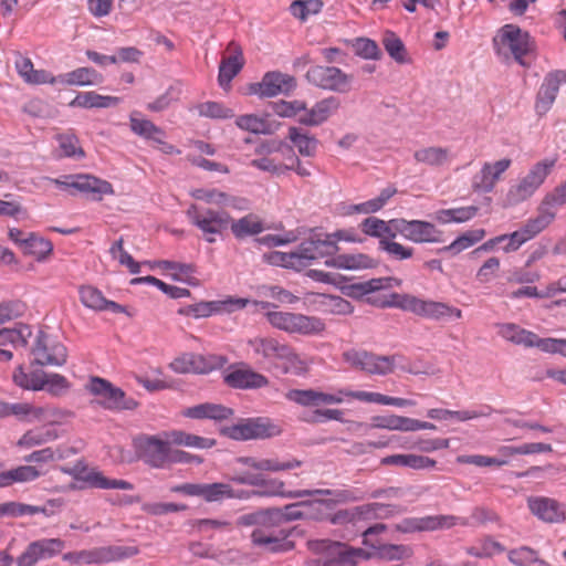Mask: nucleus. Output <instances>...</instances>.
I'll return each mask as SVG.
<instances>
[{"mask_svg": "<svg viewBox=\"0 0 566 566\" xmlns=\"http://www.w3.org/2000/svg\"><path fill=\"white\" fill-rule=\"evenodd\" d=\"M396 366V356H381L369 353L366 374L385 376L391 374Z\"/></svg>", "mask_w": 566, "mask_h": 566, "instance_id": "nucleus-62", "label": "nucleus"}, {"mask_svg": "<svg viewBox=\"0 0 566 566\" xmlns=\"http://www.w3.org/2000/svg\"><path fill=\"white\" fill-rule=\"evenodd\" d=\"M295 86L296 81L293 76L281 72H268L261 82L250 86V92L260 97H274L290 93Z\"/></svg>", "mask_w": 566, "mask_h": 566, "instance_id": "nucleus-25", "label": "nucleus"}, {"mask_svg": "<svg viewBox=\"0 0 566 566\" xmlns=\"http://www.w3.org/2000/svg\"><path fill=\"white\" fill-rule=\"evenodd\" d=\"M233 415L232 409L218 403H200L184 411V416L191 419L226 420Z\"/></svg>", "mask_w": 566, "mask_h": 566, "instance_id": "nucleus-44", "label": "nucleus"}, {"mask_svg": "<svg viewBox=\"0 0 566 566\" xmlns=\"http://www.w3.org/2000/svg\"><path fill=\"white\" fill-rule=\"evenodd\" d=\"M332 500L303 501V510L308 513L304 515L307 520H324L327 517V510L332 504H340L360 501L365 497L364 493L357 489L332 491Z\"/></svg>", "mask_w": 566, "mask_h": 566, "instance_id": "nucleus-19", "label": "nucleus"}, {"mask_svg": "<svg viewBox=\"0 0 566 566\" xmlns=\"http://www.w3.org/2000/svg\"><path fill=\"white\" fill-rule=\"evenodd\" d=\"M65 547L61 538H42L31 542L17 558L18 566H35L42 559H50L59 555Z\"/></svg>", "mask_w": 566, "mask_h": 566, "instance_id": "nucleus-20", "label": "nucleus"}, {"mask_svg": "<svg viewBox=\"0 0 566 566\" xmlns=\"http://www.w3.org/2000/svg\"><path fill=\"white\" fill-rule=\"evenodd\" d=\"M507 558L514 566H549L536 549L525 545L510 549Z\"/></svg>", "mask_w": 566, "mask_h": 566, "instance_id": "nucleus-54", "label": "nucleus"}, {"mask_svg": "<svg viewBox=\"0 0 566 566\" xmlns=\"http://www.w3.org/2000/svg\"><path fill=\"white\" fill-rule=\"evenodd\" d=\"M479 209L475 206L441 209L436 212L434 218L442 224L451 222L462 223L475 217Z\"/></svg>", "mask_w": 566, "mask_h": 566, "instance_id": "nucleus-56", "label": "nucleus"}, {"mask_svg": "<svg viewBox=\"0 0 566 566\" xmlns=\"http://www.w3.org/2000/svg\"><path fill=\"white\" fill-rule=\"evenodd\" d=\"M36 364L61 366L66 361L65 346L48 334L41 333L32 350Z\"/></svg>", "mask_w": 566, "mask_h": 566, "instance_id": "nucleus-23", "label": "nucleus"}, {"mask_svg": "<svg viewBox=\"0 0 566 566\" xmlns=\"http://www.w3.org/2000/svg\"><path fill=\"white\" fill-rule=\"evenodd\" d=\"M229 226L237 239L256 235L265 230L263 220L254 213H249L238 220L231 219Z\"/></svg>", "mask_w": 566, "mask_h": 566, "instance_id": "nucleus-47", "label": "nucleus"}, {"mask_svg": "<svg viewBox=\"0 0 566 566\" xmlns=\"http://www.w3.org/2000/svg\"><path fill=\"white\" fill-rule=\"evenodd\" d=\"M245 298L229 297L222 301H202L181 307L178 313L193 318H205L222 312H230L232 307L243 308L248 304Z\"/></svg>", "mask_w": 566, "mask_h": 566, "instance_id": "nucleus-26", "label": "nucleus"}, {"mask_svg": "<svg viewBox=\"0 0 566 566\" xmlns=\"http://www.w3.org/2000/svg\"><path fill=\"white\" fill-rule=\"evenodd\" d=\"M397 189L395 187H387L382 189L378 197L367 200L361 203L350 205L344 211V214L363 213L370 214L381 210L387 202L396 195Z\"/></svg>", "mask_w": 566, "mask_h": 566, "instance_id": "nucleus-46", "label": "nucleus"}, {"mask_svg": "<svg viewBox=\"0 0 566 566\" xmlns=\"http://www.w3.org/2000/svg\"><path fill=\"white\" fill-rule=\"evenodd\" d=\"M307 548L314 554H325L327 557H339L340 560L355 564L357 558H369L368 553L361 548H353L340 542L331 539H310Z\"/></svg>", "mask_w": 566, "mask_h": 566, "instance_id": "nucleus-24", "label": "nucleus"}, {"mask_svg": "<svg viewBox=\"0 0 566 566\" xmlns=\"http://www.w3.org/2000/svg\"><path fill=\"white\" fill-rule=\"evenodd\" d=\"M557 163L556 157L545 158L535 163L528 172L523 177L536 190L545 182L548 175L553 171Z\"/></svg>", "mask_w": 566, "mask_h": 566, "instance_id": "nucleus-55", "label": "nucleus"}, {"mask_svg": "<svg viewBox=\"0 0 566 566\" xmlns=\"http://www.w3.org/2000/svg\"><path fill=\"white\" fill-rule=\"evenodd\" d=\"M235 125L245 132L253 134H270L271 125L266 117L255 114L240 115L235 118Z\"/></svg>", "mask_w": 566, "mask_h": 566, "instance_id": "nucleus-59", "label": "nucleus"}, {"mask_svg": "<svg viewBox=\"0 0 566 566\" xmlns=\"http://www.w3.org/2000/svg\"><path fill=\"white\" fill-rule=\"evenodd\" d=\"M494 46L499 55L513 56L517 63L525 65L523 57L534 49V42L527 32L513 24H505L494 38Z\"/></svg>", "mask_w": 566, "mask_h": 566, "instance_id": "nucleus-5", "label": "nucleus"}, {"mask_svg": "<svg viewBox=\"0 0 566 566\" xmlns=\"http://www.w3.org/2000/svg\"><path fill=\"white\" fill-rule=\"evenodd\" d=\"M512 160L503 158L496 161H485L480 171L472 177L471 187L475 192H492L502 175L511 167Z\"/></svg>", "mask_w": 566, "mask_h": 566, "instance_id": "nucleus-22", "label": "nucleus"}, {"mask_svg": "<svg viewBox=\"0 0 566 566\" xmlns=\"http://www.w3.org/2000/svg\"><path fill=\"white\" fill-rule=\"evenodd\" d=\"M275 522L276 520L272 513L263 514L260 517V525L255 527L251 534L252 543L255 546L269 552L284 549L285 543H283V539L286 537V534L283 530L274 525Z\"/></svg>", "mask_w": 566, "mask_h": 566, "instance_id": "nucleus-17", "label": "nucleus"}, {"mask_svg": "<svg viewBox=\"0 0 566 566\" xmlns=\"http://www.w3.org/2000/svg\"><path fill=\"white\" fill-rule=\"evenodd\" d=\"M277 426L269 419H248L229 428V436L235 440L265 439L279 434Z\"/></svg>", "mask_w": 566, "mask_h": 566, "instance_id": "nucleus-27", "label": "nucleus"}, {"mask_svg": "<svg viewBox=\"0 0 566 566\" xmlns=\"http://www.w3.org/2000/svg\"><path fill=\"white\" fill-rule=\"evenodd\" d=\"M328 266L345 270H366L378 265L377 260L365 253L340 254L332 260H326Z\"/></svg>", "mask_w": 566, "mask_h": 566, "instance_id": "nucleus-40", "label": "nucleus"}, {"mask_svg": "<svg viewBox=\"0 0 566 566\" xmlns=\"http://www.w3.org/2000/svg\"><path fill=\"white\" fill-rule=\"evenodd\" d=\"M376 552L373 556L385 560H401L412 556V548L407 545L384 544L373 547ZM369 557L371 554H368Z\"/></svg>", "mask_w": 566, "mask_h": 566, "instance_id": "nucleus-60", "label": "nucleus"}, {"mask_svg": "<svg viewBox=\"0 0 566 566\" xmlns=\"http://www.w3.org/2000/svg\"><path fill=\"white\" fill-rule=\"evenodd\" d=\"M240 463L258 471H286L301 467L302 462L296 459L280 461L279 459H256L253 457H243L238 460Z\"/></svg>", "mask_w": 566, "mask_h": 566, "instance_id": "nucleus-41", "label": "nucleus"}, {"mask_svg": "<svg viewBox=\"0 0 566 566\" xmlns=\"http://www.w3.org/2000/svg\"><path fill=\"white\" fill-rule=\"evenodd\" d=\"M566 83V69L548 73L537 93L535 108L537 114H546L556 99L559 86Z\"/></svg>", "mask_w": 566, "mask_h": 566, "instance_id": "nucleus-28", "label": "nucleus"}, {"mask_svg": "<svg viewBox=\"0 0 566 566\" xmlns=\"http://www.w3.org/2000/svg\"><path fill=\"white\" fill-rule=\"evenodd\" d=\"M455 525L468 526V518L455 515H429L423 517L405 518L397 524L396 528L402 533L431 532L437 530H447Z\"/></svg>", "mask_w": 566, "mask_h": 566, "instance_id": "nucleus-16", "label": "nucleus"}, {"mask_svg": "<svg viewBox=\"0 0 566 566\" xmlns=\"http://www.w3.org/2000/svg\"><path fill=\"white\" fill-rule=\"evenodd\" d=\"M398 308L433 321H440L451 316L455 318L462 317V311L458 307L443 302L422 300L410 294H402L401 301L398 303Z\"/></svg>", "mask_w": 566, "mask_h": 566, "instance_id": "nucleus-7", "label": "nucleus"}, {"mask_svg": "<svg viewBox=\"0 0 566 566\" xmlns=\"http://www.w3.org/2000/svg\"><path fill=\"white\" fill-rule=\"evenodd\" d=\"M62 471L71 475L74 480L85 483L90 488L127 491L134 489V485L130 482L120 479L106 478L103 472L94 468H88L83 461H77L71 468H62Z\"/></svg>", "mask_w": 566, "mask_h": 566, "instance_id": "nucleus-12", "label": "nucleus"}, {"mask_svg": "<svg viewBox=\"0 0 566 566\" xmlns=\"http://www.w3.org/2000/svg\"><path fill=\"white\" fill-rule=\"evenodd\" d=\"M81 303L93 311H111L113 313H124L125 308L120 304L107 300L103 293L95 286L82 285L78 289Z\"/></svg>", "mask_w": 566, "mask_h": 566, "instance_id": "nucleus-33", "label": "nucleus"}, {"mask_svg": "<svg viewBox=\"0 0 566 566\" xmlns=\"http://www.w3.org/2000/svg\"><path fill=\"white\" fill-rule=\"evenodd\" d=\"M57 438L54 430L36 427L25 431L17 441V447L23 450H30L35 447L43 446Z\"/></svg>", "mask_w": 566, "mask_h": 566, "instance_id": "nucleus-50", "label": "nucleus"}, {"mask_svg": "<svg viewBox=\"0 0 566 566\" xmlns=\"http://www.w3.org/2000/svg\"><path fill=\"white\" fill-rule=\"evenodd\" d=\"M499 335L515 345H521L526 348H532V342L535 339L534 332L525 329L514 323L499 325Z\"/></svg>", "mask_w": 566, "mask_h": 566, "instance_id": "nucleus-52", "label": "nucleus"}, {"mask_svg": "<svg viewBox=\"0 0 566 566\" xmlns=\"http://www.w3.org/2000/svg\"><path fill=\"white\" fill-rule=\"evenodd\" d=\"M289 401L303 407H314L319 405H338L346 399H356L368 403H379L395 407H412L416 401L399 397H390L379 392L364 390L338 389L336 394H325L314 389H291L285 392Z\"/></svg>", "mask_w": 566, "mask_h": 566, "instance_id": "nucleus-1", "label": "nucleus"}, {"mask_svg": "<svg viewBox=\"0 0 566 566\" xmlns=\"http://www.w3.org/2000/svg\"><path fill=\"white\" fill-rule=\"evenodd\" d=\"M224 381L232 388L256 389L269 385V379L252 369L238 368L224 376Z\"/></svg>", "mask_w": 566, "mask_h": 566, "instance_id": "nucleus-36", "label": "nucleus"}, {"mask_svg": "<svg viewBox=\"0 0 566 566\" xmlns=\"http://www.w3.org/2000/svg\"><path fill=\"white\" fill-rule=\"evenodd\" d=\"M261 310H266L265 317L268 322L280 331L289 334H300L304 336L318 335L325 331V323L316 316H308L301 313L270 311L276 305L269 302H255Z\"/></svg>", "mask_w": 566, "mask_h": 566, "instance_id": "nucleus-3", "label": "nucleus"}, {"mask_svg": "<svg viewBox=\"0 0 566 566\" xmlns=\"http://www.w3.org/2000/svg\"><path fill=\"white\" fill-rule=\"evenodd\" d=\"M261 488L258 491H249L250 496L251 495H259V496H284V497H303L306 495H314V494H331L332 490H314V491H284V482L280 481L277 479H263L261 476V483L258 485Z\"/></svg>", "mask_w": 566, "mask_h": 566, "instance_id": "nucleus-34", "label": "nucleus"}, {"mask_svg": "<svg viewBox=\"0 0 566 566\" xmlns=\"http://www.w3.org/2000/svg\"><path fill=\"white\" fill-rule=\"evenodd\" d=\"M45 180L69 191L71 195L74 193L73 190H76L92 195L95 200H102L104 196L114 195V188L111 182L88 174L66 175L61 178L45 177Z\"/></svg>", "mask_w": 566, "mask_h": 566, "instance_id": "nucleus-6", "label": "nucleus"}, {"mask_svg": "<svg viewBox=\"0 0 566 566\" xmlns=\"http://www.w3.org/2000/svg\"><path fill=\"white\" fill-rule=\"evenodd\" d=\"M527 506L533 515L545 523H560L566 518V511L562 503L547 496H532Z\"/></svg>", "mask_w": 566, "mask_h": 566, "instance_id": "nucleus-29", "label": "nucleus"}, {"mask_svg": "<svg viewBox=\"0 0 566 566\" xmlns=\"http://www.w3.org/2000/svg\"><path fill=\"white\" fill-rule=\"evenodd\" d=\"M200 496L207 502H219L224 499H249L250 493L245 490H234L228 483H201Z\"/></svg>", "mask_w": 566, "mask_h": 566, "instance_id": "nucleus-37", "label": "nucleus"}, {"mask_svg": "<svg viewBox=\"0 0 566 566\" xmlns=\"http://www.w3.org/2000/svg\"><path fill=\"white\" fill-rule=\"evenodd\" d=\"M485 237L484 229H474L469 230L458 237L454 241H452L449 245H446L441 249L443 252H451L452 254H458L471 247L475 243L480 242Z\"/></svg>", "mask_w": 566, "mask_h": 566, "instance_id": "nucleus-58", "label": "nucleus"}, {"mask_svg": "<svg viewBox=\"0 0 566 566\" xmlns=\"http://www.w3.org/2000/svg\"><path fill=\"white\" fill-rule=\"evenodd\" d=\"M187 217L203 233L209 243L216 242V235L221 234L231 221L230 214L226 211L202 209L197 205H191L187 209Z\"/></svg>", "mask_w": 566, "mask_h": 566, "instance_id": "nucleus-10", "label": "nucleus"}, {"mask_svg": "<svg viewBox=\"0 0 566 566\" xmlns=\"http://www.w3.org/2000/svg\"><path fill=\"white\" fill-rule=\"evenodd\" d=\"M48 473L46 469L25 463L0 473V488H7L14 483H30L39 480Z\"/></svg>", "mask_w": 566, "mask_h": 566, "instance_id": "nucleus-35", "label": "nucleus"}, {"mask_svg": "<svg viewBox=\"0 0 566 566\" xmlns=\"http://www.w3.org/2000/svg\"><path fill=\"white\" fill-rule=\"evenodd\" d=\"M84 388L90 395L97 398L98 405L104 409L124 411L135 410L138 407V402L134 398L127 397L123 389L105 378L92 376Z\"/></svg>", "mask_w": 566, "mask_h": 566, "instance_id": "nucleus-4", "label": "nucleus"}, {"mask_svg": "<svg viewBox=\"0 0 566 566\" xmlns=\"http://www.w3.org/2000/svg\"><path fill=\"white\" fill-rule=\"evenodd\" d=\"M156 265L164 271L171 272L172 280L185 282L190 285H198L199 282L195 277L196 266L191 263H181L168 260L156 262Z\"/></svg>", "mask_w": 566, "mask_h": 566, "instance_id": "nucleus-49", "label": "nucleus"}, {"mask_svg": "<svg viewBox=\"0 0 566 566\" xmlns=\"http://www.w3.org/2000/svg\"><path fill=\"white\" fill-rule=\"evenodd\" d=\"M289 139L297 148L300 155L305 157H313L316 154L318 140L298 127H290Z\"/></svg>", "mask_w": 566, "mask_h": 566, "instance_id": "nucleus-53", "label": "nucleus"}, {"mask_svg": "<svg viewBox=\"0 0 566 566\" xmlns=\"http://www.w3.org/2000/svg\"><path fill=\"white\" fill-rule=\"evenodd\" d=\"M120 98L117 96L101 95L94 91L81 92L73 101L70 106L82 107V108H108L118 105Z\"/></svg>", "mask_w": 566, "mask_h": 566, "instance_id": "nucleus-42", "label": "nucleus"}, {"mask_svg": "<svg viewBox=\"0 0 566 566\" xmlns=\"http://www.w3.org/2000/svg\"><path fill=\"white\" fill-rule=\"evenodd\" d=\"M137 455L149 467L163 469L169 464L170 443L164 436L142 434L134 439Z\"/></svg>", "mask_w": 566, "mask_h": 566, "instance_id": "nucleus-8", "label": "nucleus"}, {"mask_svg": "<svg viewBox=\"0 0 566 566\" xmlns=\"http://www.w3.org/2000/svg\"><path fill=\"white\" fill-rule=\"evenodd\" d=\"M413 159L417 164L426 165L429 167H441L451 161V153L447 147H422L413 153Z\"/></svg>", "mask_w": 566, "mask_h": 566, "instance_id": "nucleus-43", "label": "nucleus"}, {"mask_svg": "<svg viewBox=\"0 0 566 566\" xmlns=\"http://www.w3.org/2000/svg\"><path fill=\"white\" fill-rule=\"evenodd\" d=\"M401 234L406 240L416 243H442L443 231L437 228L434 223L424 220H407V219H398L397 220V234Z\"/></svg>", "mask_w": 566, "mask_h": 566, "instance_id": "nucleus-15", "label": "nucleus"}, {"mask_svg": "<svg viewBox=\"0 0 566 566\" xmlns=\"http://www.w3.org/2000/svg\"><path fill=\"white\" fill-rule=\"evenodd\" d=\"M533 238L534 235L532 234L527 226L524 223L523 227H521L518 230L512 233L501 234L492 239H489L475 251H491L497 244L505 242V244L502 247V250L505 253H511L517 251L524 243L528 242Z\"/></svg>", "mask_w": 566, "mask_h": 566, "instance_id": "nucleus-31", "label": "nucleus"}, {"mask_svg": "<svg viewBox=\"0 0 566 566\" xmlns=\"http://www.w3.org/2000/svg\"><path fill=\"white\" fill-rule=\"evenodd\" d=\"M248 345L256 356L274 361V366L280 368L284 375L301 376L308 371L311 361L291 345L281 343L276 338L255 337L250 339Z\"/></svg>", "mask_w": 566, "mask_h": 566, "instance_id": "nucleus-2", "label": "nucleus"}, {"mask_svg": "<svg viewBox=\"0 0 566 566\" xmlns=\"http://www.w3.org/2000/svg\"><path fill=\"white\" fill-rule=\"evenodd\" d=\"M566 205V180L547 192L538 206V213L525 224L534 238L544 231L556 218L557 209Z\"/></svg>", "mask_w": 566, "mask_h": 566, "instance_id": "nucleus-9", "label": "nucleus"}, {"mask_svg": "<svg viewBox=\"0 0 566 566\" xmlns=\"http://www.w3.org/2000/svg\"><path fill=\"white\" fill-rule=\"evenodd\" d=\"M397 220L386 221L376 217H368L360 222L359 227L364 234L382 241L388 237H397Z\"/></svg>", "mask_w": 566, "mask_h": 566, "instance_id": "nucleus-38", "label": "nucleus"}, {"mask_svg": "<svg viewBox=\"0 0 566 566\" xmlns=\"http://www.w3.org/2000/svg\"><path fill=\"white\" fill-rule=\"evenodd\" d=\"M8 417L15 416L25 421H44L51 416L48 407H38L27 402L8 403Z\"/></svg>", "mask_w": 566, "mask_h": 566, "instance_id": "nucleus-48", "label": "nucleus"}, {"mask_svg": "<svg viewBox=\"0 0 566 566\" xmlns=\"http://www.w3.org/2000/svg\"><path fill=\"white\" fill-rule=\"evenodd\" d=\"M139 554L137 546L111 545L80 551L82 564H105L134 557Z\"/></svg>", "mask_w": 566, "mask_h": 566, "instance_id": "nucleus-21", "label": "nucleus"}, {"mask_svg": "<svg viewBox=\"0 0 566 566\" xmlns=\"http://www.w3.org/2000/svg\"><path fill=\"white\" fill-rule=\"evenodd\" d=\"M228 55H224L219 65L218 81L221 87L228 88L233 77L244 65L243 52L235 42H230L227 46Z\"/></svg>", "mask_w": 566, "mask_h": 566, "instance_id": "nucleus-30", "label": "nucleus"}, {"mask_svg": "<svg viewBox=\"0 0 566 566\" xmlns=\"http://www.w3.org/2000/svg\"><path fill=\"white\" fill-rule=\"evenodd\" d=\"M307 81L323 90L346 93L352 87L353 76L335 66L315 65L306 73Z\"/></svg>", "mask_w": 566, "mask_h": 566, "instance_id": "nucleus-14", "label": "nucleus"}, {"mask_svg": "<svg viewBox=\"0 0 566 566\" xmlns=\"http://www.w3.org/2000/svg\"><path fill=\"white\" fill-rule=\"evenodd\" d=\"M537 190L525 179L521 178L515 185L511 186L505 197L506 206H516L530 199Z\"/></svg>", "mask_w": 566, "mask_h": 566, "instance_id": "nucleus-63", "label": "nucleus"}, {"mask_svg": "<svg viewBox=\"0 0 566 566\" xmlns=\"http://www.w3.org/2000/svg\"><path fill=\"white\" fill-rule=\"evenodd\" d=\"M503 552H505V547L491 537H484L480 541L479 545L467 548L468 555L478 558H489Z\"/></svg>", "mask_w": 566, "mask_h": 566, "instance_id": "nucleus-64", "label": "nucleus"}, {"mask_svg": "<svg viewBox=\"0 0 566 566\" xmlns=\"http://www.w3.org/2000/svg\"><path fill=\"white\" fill-rule=\"evenodd\" d=\"M31 334V329L27 325H20L14 328H2L0 329V346L11 344L14 347H25Z\"/></svg>", "mask_w": 566, "mask_h": 566, "instance_id": "nucleus-61", "label": "nucleus"}, {"mask_svg": "<svg viewBox=\"0 0 566 566\" xmlns=\"http://www.w3.org/2000/svg\"><path fill=\"white\" fill-rule=\"evenodd\" d=\"M164 436L170 444L185 446L197 449H209L216 444V440L199 437L181 430L165 431Z\"/></svg>", "mask_w": 566, "mask_h": 566, "instance_id": "nucleus-51", "label": "nucleus"}, {"mask_svg": "<svg viewBox=\"0 0 566 566\" xmlns=\"http://www.w3.org/2000/svg\"><path fill=\"white\" fill-rule=\"evenodd\" d=\"M340 106V102L335 96L326 97L317 102L311 109L305 111L298 117V122L306 126H318L326 122Z\"/></svg>", "mask_w": 566, "mask_h": 566, "instance_id": "nucleus-32", "label": "nucleus"}, {"mask_svg": "<svg viewBox=\"0 0 566 566\" xmlns=\"http://www.w3.org/2000/svg\"><path fill=\"white\" fill-rule=\"evenodd\" d=\"M283 148H290V146L282 142L262 143L255 148V158L250 161V166L274 176L284 175L287 166Z\"/></svg>", "mask_w": 566, "mask_h": 566, "instance_id": "nucleus-11", "label": "nucleus"}, {"mask_svg": "<svg viewBox=\"0 0 566 566\" xmlns=\"http://www.w3.org/2000/svg\"><path fill=\"white\" fill-rule=\"evenodd\" d=\"M338 251V245L328 239L327 234L313 233L304 240L297 248V256L302 263V269L312 264L313 261L333 255Z\"/></svg>", "mask_w": 566, "mask_h": 566, "instance_id": "nucleus-18", "label": "nucleus"}, {"mask_svg": "<svg viewBox=\"0 0 566 566\" xmlns=\"http://www.w3.org/2000/svg\"><path fill=\"white\" fill-rule=\"evenodd\" d=\"M396 237H388L386 240L378 241V249L385 252L394 261L409 260L415 254L412 247L405 245L395 240Z\"/></svg>", "mask_w": 566, "mask_h": 566, "instance_id": "nucleus-57", "label": "nucleus"}, {"mask_svg": "<svg viewBox=\"0 0 566 566\" xmlns=\"http://www.w3.org/2000/svg\"><path fill=\"white\" fill-rule=\"evenodd\" d=\"M60 84L67 86H90L103 82V75L93 67H77L57 76Z\"/></svg>", "mask_w": 566, "mask_h": 566, "instance_id": "nucleus-39", "label": "nucleus"}, {"mask_svg": "<svg viewBox=\"0 0 566 566\" xmlns=\"http://www.w3.org/2000/svg\"><path fill=\"white\" fill-rule=\"evenodd\" d=\"M380 463L382 465H397L410 468L413 470H424L430 469L436 465V460L424 457L418 455L413 453L408 454H392L381 459Z\"/></svg>", "mask_w": 566, "mask_h": 566, "instance_id": "nucleus-45", "label": "nucleus"}, {"mask_svg": "<svg viewBox=\"0 0 566 566\" xmlns=\"http://www.w3.org/2000/svg\"><path fill=\"white\" fill-rule=\"evenodd\" d=\"M226 364L227 358L221 355L185 353L176 357L169 364V368L177 374H208L222 368Z\"/></svg>", "mask_w": 566, "mask_h": 566, "instance_id": "nucleus-13", "label": "nucleus"}]
</instances>
